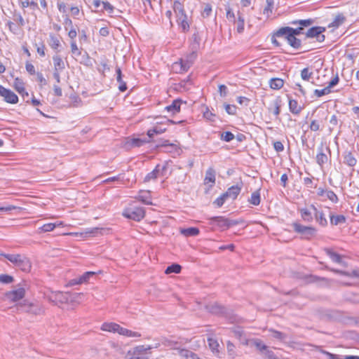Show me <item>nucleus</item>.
<instances>
[{
	"instance_id": "obj_24",
	"label": "nucleus",
	"mask_w": 359,
	"mask_h": 359,
	"mask_svg": "<svg viewBox=\"0 0 359 359\" xmlns=\"http://www.w3.org/2000/svg\"><path fill=\"white\" fill-rule=\"evenodd\" d=\"M251 344L252 346H255L257 350L260 351L261 353H264L268 346L265 345L262 341L259 339L253 338L251 339Z\"/></svg>"
},
{
	"instance_id": "obj_6",
	"label": "nucleus",
	"mask_w": 359,
	"mask_h": 359,
	"mask_svg": "<svg viewBox=\"0 0 359 359\" xmlns=\"http://www.w3.org/2000/svg\"><path fill=\"white\" fill-rule=\"evenodd\" d=\"M20 309L26 313L38 316L44 313V308L39 303H31L25 301L20 306Z\"/></svg>"
},
{
	"instance_id": "obj_2",
	"label": "nucleus",
	"mask_w": 359,
	"mask_h": 359,
	"mask_svg": "<svg viewBox=\"0 0 359 359\" xmlns=\"http://www.w3.org/2000/svg\"><path fill=\"white\" fill-rule=\"evenodd\" d=\"M123 215L128 219L140 222L144 217L145 210L142 207L130 205L129 207L124 209Z\"/></svg>"
},
{
	"instance_id": "obj_28",
	"label": "nucleus",
	"mask_w": 359,
	"mask_h": 359,
	"mask_svg": "<svg viewBox=\"0 0 359 359\" xmlns=\"http://www.w3.org/2000/svg\"><path fill=\"white\" fill-rule=\"evenodd\" d=\"M199 232V229L196 227H189L180 229V233L187 237L197 236Z\"/></svg>"
},
{
	"instance_id": "obj_44",
	"label": "nucleus",
	"mask_w": 359,
	"mask_h": 359,
	"mask_svg": "<svg viewBox=\"0 0 359 359\" xmlns=\"http://www.w3.org/2000/svg\"><path fill=\"white\" fill-rule=\"evenodd\" d=\"M14 88L20 94L25 93V89L24 86V83L22 81V79L19 78H16L14 80Z\"/></svg>"
},
{
	"instance_id": "obj_61",
	"label": "nucleus",
	"mask_w": 359,
	"mask_h": 359,
	"mask_svg": "<svg viewBox=\"0 0 359 359\" xmlns=\"http://www.w3.org/2000/svg\"><path fill=\"white\" fill-rule=\"evenodd\" d=\"M173 11L175 13L180 11L181 10L184 9V6L179 0L174 1L173 3Z\"/></svg>"
},
{
	"instance_id": "obj_7",
	"label": "nucleus",
	"mask_w": 359,
	"mask_h": 359,
	"mask_svg": "<svg viewBox=\"0 0 359 359\" xmlns=\"http://www.w3.org/2000/svg\"><path fill=\"white\" fill-rule=\"evenodd\" d=\"M274 36L284 38L287 41L288 44L296 50L299 49L302 46V41L287 32L284 34H280L278 29L274 32Z\"/></svg>"
},
{
	"instance_id": "obj_51",
	"label": "nucleus",
	"mask_w": 359,
	"mask_h": 359,
	"mask_svg": "<svg viewBox=\"0 0 359 359\" xmlns=\"http://www.w3.org/2000/svg\"><path fill=\"white\" fill-rule=\"evenodd\" d=\"M14 278L12 276L8 274H1L0 275V283L3 284H9L13 283Z\"/></svg>"
},
{
	"instance_id": "obj_59",
	"label": "nucleus",
	"mask_w": 359,
	"mask_h": 359,
	"mask_svg": "<svg viewBox=\"0 0 359 359\" xmlns=\"http://www.w3.org/2000/svg\"><path fill=\"white\" fill-rule=\"evenodd\" d=\"M224 107L226 113L230 115H233L236 113V107L235 105L226 104Z\"/></svg>"
},
{
	"instance_id": "obj_8",
	"label": "nucleus",
	"mask_w": 359,
	"mask_h": 359,
	"mask_svg": "<svg viewBox=\"0 0 359 359\" xmlns=\"http://www.w3.org/2000/svg\"><path fill=\"white\" fill-rule=\"evenodd\" d=\"M149 142V140L146 137H128L124 140L123 147L127 150H129L132 148L140 147Z\"/></svg>"
},
{
	"instance_id": "obj_23",
	"label": "nucleus",
	"mask_w": 359,
	"mask_h": 359,
	"mask_svg": "<svg viewBox=\"0 0 359 359\" xmlns=\"http://www.w3.org/2000/svg\"><path fill=\"white\" fill-rule=\"evenodd\" d=\"M204 182L205 184L211 182L212 184L210 185V187H212L213 184H215V170L213 168H210L206 171L205 177V179H204Z\"/></svg>"
},
{
	"instance_id": "obj_38",
	"label": "nucleus",
	"mask_w": 359,
	"mask_h": 359,
	"mask_svg": "<svg viewBox=\"0 0 359 359\" xmlns=\"http://www.w3.org/2000/svg\"><path fill=\"white\" fill-rule=\"evenodd\" d=\"M62 222L59 223H48L43 224L39 229L41 232H49L53 231L56 226L62 225Z\"/></svg>"
},
{
	"instance_id": "obj_37",
	"label": "nucleus",
	"mask_w": 359,
	"mask_h": 359,
	"mask_svg": "<svg viewBox=\"0 0 359 359\" xmlns=\"http://www.w3.org/2000/svg\"><path fill=\"white\" fill-rule=\"evenodd\" d=\"M48 44L53 49L59 51L57 49L60 46V42L58 38L53 34H50Z\"/></svg>"
},
{
	"instance_id": "obj_4",
	"label": "nucleus",
	"mask_w": 359,
	"mask_h": 359,
	"mask_svg": "<svg viewBox=\"0 0 359 359\" xmlns=\"http://www.w3.org/2000/svg\"><path fill=\"white\" fill-rule=\"evenodd\" d=\"M293 229L295 232L301 234L302 238L309 240L316 233V228L313 226H304L299 223L294 222L292 224Z\"/></svg>"
},
{
	"instance_id": "obj_33",
	"label": "nucleus",
	"mask_w": 359,
	"mask_h": 359,
	"mask_svg": "<svg viewBox=\"0 0 359 359\" xmlns=\"http://www.w3.org/2000/svg\"><path fill=\"white\" fill-rule=\"evenodd\" d=\"M269 331L271 333L272 337L280 341H285L287 338V336L285 333L281 332L280 331L273 329H269Z\"/></svg>"
},
{
	"instance_id": "obj_12",
	"label": "nucleus",
	"mask_w": 359,
	"mask_h": 359,
	"mask_svg": "<svg viewBox=\"0 0 359 359\" xmlns=\"http://www.w3.org/2000/svg\"><path fill=\"white\" fill-rule=\"evenodd\" d=\"M302 27H298L297 28H293L290 27H283L279 29V34H284L285 32H288L295 36H299L300 34H305Z\"/></svg>"
},
{
	"instance_id": "obj_18",
	"label": "nucleus",
	"mask_w": 359,
	"mask_h": 359,
	"mask_svg": "<svg viewBox=\"0 0 359 359\" xmlns=\"http://www.w3.org/2000/svg\"><path fill=\"white\" fill-rule=\"evenodd\" d=\"M167 130V128L164 126V124H160L155 126L152 129L147 131L148 137L152 138L155 134H162Z\"/></svg>"
},
{
	"instance_id": "obj_42",
	"label": "nucleus",
	"mask_w": 359,
	"mask_h": 359,
	"mask_svg": "<svg viewBox=\"0 0 359 359\" xmlns=\"http://www.w3.org/2000/svg\"><path fill=\"white\" fill-rule=\"evenodd\" d=\"M249 202L253 205H258L260 203L259 190L254 191L249 199Z\"/></svg>"
},
{
	"instance_id": "obj_35",
	"label": "nucleus",
	"mask_w": 359,
	"mask_h": 359,
	"mask_svg": "<svg viewBox=\"0 0 359 359\" xmlns=\"http://www.w3.org/2000/svg\"><path fill=\"white\" fill-rule=\"evenodd\" d=\"M118 334L123 335V336L129 337H141L140 333H139L137 332L129 330L122 327H121Z\"/></svg>"
},
{
	"instance_id": "obj_30",
	"label": "nucleus",
	"mask_w": 359,
	"mask_h": 359,
	"mask_svg": "<svg viewBox=\"0 0 359 359\" xmlns=\"http://www.w3.org/2000/svg\"><path fill=\"white\" fill-rule=\"evenodd\" d=\"M283 80L280 78H272L269 81L270 87L274 90L280 89L283 86Z\"/></svg>"
},
{
	"instance_id": "obj_40",
	"label": "nucleus",
	"mask_w": 359,
	"mask_h": 359,
	"mask_svg": "<svg viewBox=\"0 0 359 359\" xmlns=\"http://www.w3.org/2000/svg\"><path fill=\"white\" fill-rule=\"evenodd\" d=\"M181 269H182V266L180 264H172L166 268L165 273L166 274H170V273H180Z\"/></svg>"
},
{
	"instance_id": "obj_20",
	"label": "nucleus",
	"mask_w": 359,
	"mask_h": 359,
	"mask_svg": "<svg viewBox=\"0 0 359 359\" xmlns=\"http://www.w3.org/2000/svg\"><path fill=\"white\" fill-rule=\"evenodd\" d=\"M311 208L314 211L316 221L319 223L320 225L325 226L327 224V221L325 217L323 212H319L314 205H311Z\"/></svg>"
},
{
	"instance_id": "obj_10",
	"label": "nucleus",
	"mask_w": 359,
	"mask_h": 359,
	"mask_svg": "<svg viewBox=\"0 0 359 359\" xmlns=\"http://www.w3.org/2000/svg\"><path fill=\"white\" fill-rule=\"evenodd\" d=\"M25 294V290L23 287H19L6 293V297L11 302H17L22 299Z\"/></svg>"
},
{
	"instance_id": "obj_64",
	"label": "nucleus",
	"mask_w": 359,
	"mask_h": 359,
	"mask_svg": "<svg viewBox=\"0 0 359 359\" xmlns=\"http://www.w3.org/2000/svg\"><path fill=\"white\" fill-rule=\"evenodd\" d=\"M323 353L327 355L329 359H344V356L333 354L325 351H323Z\"/></svg>"
},
{
	"instance_id": "obj_25",
	"label": "nucleus",
	"mask_w": 359,
	"mask_h": 359,
	"mask_svg": "<svg viewBox=\"0 0 359 359\" xmlns=\"http://www.w3.org/2000/svg\"><path fill=\"white\" fill-rule=\"evenodd\" d=\"M137 198L146 205L152 204L149 191H140Z\"/></svg>"
},
{
	"instance_id": "obj_27",
	"label": "nucleus",
	"mask_w": 359,
	"mask_h": 359,
	"mask_svg": "<svg viewBox=\"0 0 359 359\" xmlns=\"http://www.w3.org/2000/svg\"><path fill=\"white\" fill-rule=\"evenodd\" d=\"M289 109L291 113L297 115L301 112L302 107L295 100H289Z\"/></svg>"
},
{
	"instance_id": "obj_46",
	"label": "nucleus",
	"mask_w": 359,
	"mask_h": 359,
	"mask_svg": "<svg viewBox=\"0 0 359 359\" xmlns=\"http://www.w3.org/2000/svg\"><path fill=\"white\" fill-rule=\"evenodd\" d=\"M208 346H209L210 348L211 349V351L213 353H217L219 352V351H218L219 344L216 339H212V338H208Z\"/></svg>"
},
{
	"instance_id": "obj_15",
	"label": "nucleus",
	"mask_w": 359,
	"mask_h": 359,
	"mask_svg": "<svg viewBox=\"0 0 359 359\" xmlns=\"http://www.w3.org/2000/svg\"><path fill=\"white\" fill-rule=\"evenodd\" d=\"M180 105L181 100H175L172 101V104L168 105L165 107V111L171 113L172 114H175L180 111Z\"/></svg>"
},
{
	"instance_id": "obj_63",
	"label": "nucleus",
	"mask_w": 359,
	"mask_h": 359,
	"mask_svg": "<svg viewBox=\"0 0 359 359\" xmlns=\"http://www.w3.org/2000/svg\"><path fill=\"white\" fill-rule=\"evenodd\" d=\"M264 354L267 357L268 359H278L277 355L272 351L271 350L269 349L268 348L264 353Z\"/></svg>"
},
{
	"instance_id": "obj_5",
	"label": "nucleus",
	"mask_w": 359,
	"mask_h": 359,
	"mask_svg": "<svg viewBox=\"0 0 359 359\" xmlns=\"http://www.w3.org/2000/svg\"><path fill=\"white\" fill-rule=\"evenodd\" d=\"M326 28L325 27H312L305 32V36L308 39H316L318 42L322 43L325 39V36L323 34Z\"/></svg>"
},
{
	"instance_id": "obj_32",
	"label": "nucleus",
	"mask_w": 359,
	"mask_h": 359,
	"mask_svg": "<svg viewBox=\"0 0 359 359\" xmlns=\"http://www.w3.org/2000/svg\"><path fill=\"white\" fill-rule=\"evenodd\" d=\"M313 19H306V20H293L292 22H290V24L292 25H299V27H302L303 29L304 27H308L309 26H311L313 23Z\"/></svg>"
},
{
	"instance_id": "obj_9",
	"label": "nucleus",
	"mask_w": 359,
	"mask_h": 359,
	"mask_svg": "<svg viewBox=\"0 0 359 359\" xmlns=\"http://www.w3.org/2000/svg\"><path fill=\"white\" fill-rule=\"evenodd\" d=\"M0 97H4V100L10 104H16L18 102V95L10 89H7L0 85Z\"/></svg>"
},
{
	"instance_id": "obj_50",
	"label": "nucleus",
	"mask_w": 359,
	"mask_h": 359,
	"mask_svg": "<svg viewBox=\"0 0 359 359\" xmlns=\"http://www.w3.org/2000/svg\"><path fill=\"white\" fill-rule=\"evenodd\" d=\"M96 274L94 271H87L79 277V280H81L82 283H87L91 277L95 276Z\"/></svg>"
},
{
	"instance_id": "obj_14",
	"label": "nucleus",
	"mask_w": 359,
	"mask_h": 359,
	"mask_svg": "<svg viewBox=\"0 0 359 359\" xmlns=\"http://www.w3.org/2000/svg\"><path fill=\"white\" fill-rule=\"evenodd\" d=\"M346 20L345 16L342 13L337 14L332 22L328 25L329 28H332L333 30L340 27Z\"/></svg>"
},
{
	"instance_id": "obj_31",
	"label": "nucleus",
	"mask_w": 359,
	"mask_h": 359,
	"mask_svg": "<svg viewBox=\"0 0 359 359\" xmlns=\"http://www.w3.org/2000/svg\"><path fill=\"white\" fill-rule=\"evenodd\" d=\"M240 191H241V188L239 187L232 186L228 189V190L225 192V194H226V196H228V198L235 199L239 194Z\"/></svg>"
},
{
	"instance_id": "obj_47",
	"label": "nucleus",
	"mask_w": 359,
	"mask_h": 359,
	"mask_svg": "<svg viewBox=\"0 0 359 359\" xmlns=\"http://www.w3.org/2000/svg\"><path fill=\"white\" fill-rule=\"evenodd\" d=\"M152 347L150 346H144L143 345L137 346L133 349V355H139L140 353H143L147 352L148 350L151 349Z\"/></svg>"
},
{
	"instance_id": "obj_53",
	"label": "nucleus",
	"mask_w": 359,
	"mask_h": 359,
	"mask_svg": "<svg viewBox=\"0 0 359 359\" xmlns=\"http://www.w3.org/2000/svg\"><path fill=\"white\" fill-rule=\"evenodd\" d=\"M220 137L225 142H230L234 139V135L230 131H226L221 134Z\"/></svg>"
},
{
	"instance_id": "obj_16",
	"label": "nucleus",
	"mask_w": 359,
	"mask_h": 359,
	"mask_svg": "<svg viewBox=\"0 0 359 359\" xmlns=\"http://www.w3.org/2000/svg\"><path fill=\"white\" fill-rule=\"evenodd\" d=\"M206 308L209 312L213 314H220L225 311V308L217 302L207 305Z\"/></svg>"
},
{
	"instance_id": "obj_43",
	"label": "nucleus",
	"mask_w": 359,
	"mask_h": 359,
	"mask_svg": "<svg viewBox=\"0 0 359 359\" xmlns=\"http://www.w3.org/2000/svg\"><path fill=\"white\" fill-rule=\"evenodd\" d=\"M266 6L263 10V14L269 17L271 13L273 8L274 0H266Z\"/></svg>"
},
{
	"instance_id": "obj_62",
	"label": "nucleus",
	"mask_w": 359,
	"mask_h": 359,
	"mask_svg": "<svg viewBox=\"0 0 359 359\" xmlns=\"http://www.w3.org/2000/svg\"><path fill=\"white\" fill-rule=\"evenodd\" d=\"M64 25L66 30L68 29L73 28L72 21V20L68 17L67 15H65V18H64Z\"/></svg>"
},
{
	"instance_id": "obj_60",
	"label": "nucleus",
	"mask_w": 359,
	"mask_h": 359,
	"mask_svg": "<svg viewBox=\"0 0 359 359\" xmlns=\"http://www.w3.org/2000/svg\"><path fill=\"white\" fill-rule=\"evenodd\" d=\"M103 8L109 13H112L114 11V7L108 1H102Z\"/></svg>"
},
{
	"instance_id": "obj_36",
	"label": "nucleus",
	"mask_w": 359,
	"mask_h": 359,
	"mask_svg": "<svg viewBox=\"0 0 359 359\" xmlns=\"http://www.w3.org/2000/svg\"><path fill=\"white\" fill-rule=\"evenodd\" d=\"M325 252L327 256L334 262L338 264H341L342 262V259L341 256L331 250L330 249H326Z\"/></svg>"
},
{
	"instance_id": "obj_1",
	"label": "nucleus",
	"mask_w": 359,
	"mask_h": 359,
	"mask_svg": "<svg viewBox=\"0 0 359 359\" xmlns=\"http://www.w3.org/2000/svg\"><path fill=\"white\" fill-rule=\"evenodd\" d=\"M208 219L209 225L217 226L222 231L239 224L237 220L229 219L223 216L212 217Z\"/></svg>"
},
{
	"instance_id": "obj_41",
	"label": "nucleus",
	"mask_w": 359,
	"mask_h": 359,
	"mask_svg": "<svg viewBox=\"0 0 359 359\" xmlns=\"http://www.w3.org/2000/svg\"><path fill=\"white\" fill-rule=\"evenodd\" d=\"M282 106L281 99L278 97L273 102V113L276 116H278L280 113V107Z\"/></svg>"
},
{
	"instance_id": "obj_34",
	"label": "nucleus",
	"mask_w": 359,
	"mask_h": 359,
	"mask_svg": "<svg viewBox=\"0 0 359 359\" xmlns=\"http://www.w3.org/2000/svg\"><path fill=\"white\" fill-rule=\"evenodd\" d=\"M225 10H226V19L233 24H236V18L234 12L233 11L232 8L230 7L229 5L225 6Z\"/></svg>"
},
{
	"instance_id": "obj_48",
	"label": "nucleus",
	"mask_w": 359,
	"mask_h": 359,
	"mask_svg": "<svg viewBox=\"0 0 359 359\" xmlns=\"http://www.w3.org/2000/svg\"><path fill=\"white\" fill-rule=\"evenodd\" d=\"M159 172L158 165L151 172H149L144 177V182H149L151 180H154L157 177L158 172Z\"/></svg>"
},
{
	"instance_id": "obj_54",
	"label": "nucleus",
	"mask_w": 359,
	"mask_h": 359,
	"mask_svg": "<svg viewBox=\"0 0 359 359\" xmlns=\"http://www.w3.org/2000/svg\"><path fill=\"white\" fill-rule=\"evenodd\" d=\"M330 93H331V90H330L327 88V86H326L325 88H324L323 89H321V90L316 89L314 90L315 95H316L318 97H322L325 95H328Z\"/></svg>"
},
{
	"instance_id": "obj_52",
	"label": "nucleus",
	"mask_w": 359,
	"mask_h": 359,
	"mask_svg": "<svg viewBox=\"0 0 359 359\" xmlns=\"http://www.w3.org/2000/svg\"><path fill=\"white\" fill-rule=\"evenodd\" d=\"M302 217L306 222H311L313 219L311 212L307 209H302L301 210Z\"/></svg>"
},
{
	"instance_id": "obj_13",
	"label": "nucleus",
	"mask_w": 359,
	"mask_h": 359,
	"mask_svg": "<svg viewBox=\"0 0 359 359\" xmlns=\"http://www.w3.org/2000/svg\"><path fill=\"white\" fill-rule=\"evenodd\" d=\"M15 266L18 267L23 271L28 272L31 269V263L28 258L21 255L15 264Z\"/></svg>"
},
{
	"instance_id": "obj_26",
	"label": "nucleus",
	"mask_w": 359,
	"mask_h": 359,
	"mask_svg": "<svg viewBox=\"0 0 359 359\" xmlns=\"http://www.w3.org/2000/svg\"><path fill=\"white\" fill-rule=\"evenodd\" d=\"M330 217L331 224L334 226H337L340 224H344L346 221V217L343 215H330Z\"/></svg>"
},
{
	"instance_id": "obj_49",
	"label": "nucleus",
	"mask_w": 359,
	"mask_h": 359,
	"mask_svg": "<svg viewBox=\"0 0 359 359\" xmlns=\"http://www.w3.org/2000/svg\"><path fill=\"white\" fill-rule=\"evenodd\" d=\"M313 75V72L309 71L308 67L304 68L301 71V78L306 81H309Z\"/></svg>"
},
{
	"instance_id": "obj_11",
	"label": "nucleus",
	"mask_w": 359,
	"mask_h": 359,
	"mask_svg": "<svg viewBox=\"0 0 359 359\" xmlns=\"http://www.w3.org/2000/svg\"><path fill=\"white\" fill-rule=\"evenodd\" d=\"M317 194L320 196H325L327 199L334 203H337L338 202L337 196L331 190H327L322 187H319L317 190Z\"/></svg>"
},
{
	"instance_id": "obj_3",
	"label": "nucleus",
	"mask_w": 359,
	"mask_h": 359,
	"mask_svg": "<svg viewBox=\"0 0 359 359\" xmlns=\"http://www.w3.org/2000/svg\"><path fill=\"white\" fill-rule=\"evenodd\" d=\"M196 57V53L192 52L187 59H180L179 62H175L173 68L176 69L178 73H183L187 72L193 64L194 60Z\"/></svg>"
},
{
	"instance_id": "obj_57",
	"label": "nucleus",
	"mask_w": 359,
	"mask_h": 359,
	"mask_svg": "<svg viewBox=\"0 0 359 359\" xmlns=\"http://www.w3.org/2000/svg\"><path fill=\"white\" fill-rule=\"evenodd\" d=\"M70 99L72 100V105L73 107H79L81 102V98L74 94L70 95Z\"/></svg>"
},
{
	"instance_id": "obj_29",
	"label": "nucleus",
	"mask_w": 359,
	"mask_h": 359,
	"mask_svg": "<svg viewBox=\"0 0 359 359\" xmlns=\"http://www.w3.org/2000/svg\"><path fill=\"white\" fill-rule=\"evenodd\" d=\"M236 16H237L236 22V24H237L236 29L238 33H242L244 30L245 19L239 11L237 12Z\"/></svg>"
},
{
	"instance_id": "obj_56",
	"label": "nucleus",
	"mask_w": 359,
	"mask_h": 359,
	"mask_svg": "<svg viewBox=\"0 0 359 359\" xmlns=\"http://www.w3.org/2000/svg\"><path fill=\"white\" fill-rule=\"evenodd\" d=\"M227 198L228 196H226V194L224 193L219 197L216 198V200L214 201V204H215L217 207L219 208L223 205Z\"/></svg>"
},
{
	"instance_id": "obj_45",
	"label": "nucleus",
	"mask_w": 359,
	"mask_h": 359,
	"mask_svg": "<svg viewBox=\"0 0 359 359\" xmlns=\"http://www.w3.org/2000/svg\"><path fill=\"white\" fill-rule=\"evenodd\" d=\"M0 255L4 256L5 258H6L8 261H10L13 264H16L19 258L20 257V255H13V254H4L1 253Z\"/></svg>"
},
{
	"instance_id": "obj_39",
	"label": "nucleus",
	"mask_w": 359,
	"mask_h": 359,
	"mask_svg": "<svg viewBox=\"0 0 359 359\" xmlns=\"http://www.w3.org/2000/svg\"><path fill=\"white\" fill-rule=\"evenodd\" d=\"M180 355L186 359H199L200 358L194 352L187 350L182 349L180 351Z\"/></svg>"
},
{
	"instance_id": "obj_21",
	"label": "nucleus",
	"mask_w": 359,
	"mask_h": 359,
	"mask_svg": "<svg viewBox=\"0 0 359 359\" xmlns=\"http://www.w3.org/2000/svg\"><path fill=\"white\" fill-rule=\"evenodd\" d=\"M53 65H54V70L62 72L65 69V63L61 58V57L58 55H55L53 57Z\"/></svg>"
},
{
	"instance_id": "obj_22",
	"label": "nucleus",
	"mask_w": 359,
	"mask_h": 359,
	"mask_svg": "<svg viewBox=\"0 0 359 359\" xmlns=\"http://www.w3.org/2000/svg\"><path fill=\"white\" fill-rule=\"evenodd\" d=\"M177 22L183 32H187L189 30L190 24L187 15L179 18L177 19Z\"/></svg>"
},
{
	"instance_id": "obj_19",
	"label": "nucleus",
	"mask_w": 359,
	"mask_h": 359,
	"mask_svg": "<svg viewBox=\"0 0 359 359\" xmlns=\"http://www.w3.org/2000/svg\"><path fill=\"white\" fill-rule=\"evenodd\" d=\"M102 330L112 332H119L121 326L114 323H104L101 327Z\"/></svg>"
},
{
	"instance_id": "obj_58",
	"label": "nucleus",
	"mask_w": 359,
	"mask_h": 359,
	"mask_svg": "<svg viewBox=\"0 0 359 359\" xmlns=\"http://www.w3.org/2000/svg\"><path fill=\"white\" fill-rule=\"evenodd\" d=\"M70 45H71V51H72V53L74 55H76V56L80 55L81 53L79 50L76 41L74 40L72 41Z\"/></svg>"
},
{
	"instance_id": "obj_17",
	"label": "nucleus",
	"mask_w": 359,
	"mask_h": 359,
	"mask_svg": "<svg viewBox=\"0 0 359 359\" xmlns=\"http://www.w3.org/2000/svg\"><path fill=\"white\" fill-rule=\"evenodd\" d=\"M116 81L119 83L118 90L121 92H124L127 90L126 83L124 82L122 79V72L119 67H116Z\"/></svg>"
},
{
	"instance_id": "obj_55",
	"label": "nucleus",
	"mask_w": 359,
	"mask_h": 359,
	"mask_svg": "<svg viewBox=\"0 0 359 359\" xmlns=\"http://www.w3.org/2000/svg\"><path fill=\"white\" fill-rule=\"evenodd\" d=\"M309 128L311 131H318L320 130V121L318 120L311 121Z\"/></svg>"
}]
</instances>
